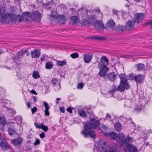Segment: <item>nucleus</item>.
Returning <instances> with one entry per match:
<instances>
[{
  "label": "nucleus",
  "mask_w": 152,
  "mask_h": 152,
  "mask_svg": "<svg viewBox=\"0 0 152 152\" xmlns=\"http://www.w3.org/2000/svg\"><path fill=\"white\" fill-rule=\"evenodd\" d=\"M83 125L85 129L81 132V134L85 137H90L94 139L96 138V136L95 131L94 130L89 131V130L94 128L91 123L87 121L84 122Z\"/></svg>",
  "instance_id": "nucleus-1"
},
{
  "label": "nucleus",
  "mask_w": 152,
  "mask_h": 152,
  "mask_svg": "<svg viewBox=\"0 0 152 152\" xmlns=\"http://www.w3.org/2000/svg\"><path fill=\"white\" fill-rule=\"evenodd\" d=\"M5 9L4 8L0 9V14L1 21L3 22L9 23L11 21L13 22V14L10 13L5 14Z\"/></svg>",
  "instance_id": "nucleus-2"
},
{
  "label": "nucleus",
  "mask_w": 152,
  "mask_h": 152,
  "mask_svg": "<svg viewBox=\"0 0 152 152\" xmlns=\"http://www.w3.org/2000/svg\"><path fill=\"white\" fill-rule=\"evenodd\" d=\"M130 86L128 83H120L119 86L116 88L115 85L112 86L109 92H110L113 93L115 92L116 91H118L121 92H124L125 89H128L129 88Z\"/></svg>",
  "instance_id": "nucleus-3"
},
{
  "label": "nucleus",
  "mask_w": 152,
  "mask_h": 152,
  "mask_svg": "<svg viewBox=\"0 0 152 152\" xmlns=\"http://www.w3.org/2000/svg\"><path fill=\"white\" fill-rule=\"evenodd\" d=\"M98 68L100 69L98 73L100 77H104L106 76L107 73L109 70V68L107 66V65L103 62H99Z\"/></svg>",
  "instance_id": "nucleus-4"
},
{
  "label": "nucleus",
  "mask_w": 152,
  "mask_h": 152,
  "mask_svg": "<svg viewBox=\"0 0 152 152\" xmlns=\"http://www.w3.org/2000/svg\"><path fill=\"white\" fill-rule=\"evenodd\" d=\"M31 17L34 21L37 22H39L41 18L40 13L37 11L33 12L31 14Z\"/></svg>",
  "instance_id": "nucleus-5"
},
{
  "label": "nucleus",
  "mask_w": 152,
  "mask_h": 152,
  "mask_svg": "<svg viewBox=\"0 0 152 152\" xmlns=\"http://www.w3.org/2000/svg\"><path fill=\"white\" fill-rule=\"evenodd\" d=\"M98 146L100 151H104L106 149L107 145L104 141L99 139L98 142Z\"/></svg>",
  "instance_id": "nucleus-6"
},
{
  "label": "nucleus",
  "mask_w": 152,
  "mask_h": 152,
  "mask_svg": "<svg viewBox=\"0 0 152 152\" xmlns=\"http://www.w3.org/2000/svg\"><path fill=\"white\" fill-rule=\"evenodd\" d=\"M125 136L123 133H120L117 135V137L116 138V140L118 142L119 144L121 146L124 145Z\"/></svg>",
  "instance_id": "nucleus-7"
},
{
  "label": "nucleus",
  "mask_w": 152,
  "mask_h": 152,
  "mask_svg": "<svg viewBox=\"0 0 152 152\" xmlns=\"http://www.w3.org/2000/svg\"><path fill=\"white\" fill-rule=\"evenodd\" d=\"M144 14L143 13H136L134 15V20L135 23L138 24L144 19Z\"/></svg>",
  "instance_id": "nucleus-8"
},
{
  "label": "nucleus",
  "mask_w": 152,
  "mask_h": 152,
  "mask_svg": "<svg viewBox=\"0 0 152 152\" xmlns=\"http://www.w3.org/2000/svg\"><path fill=\"white\" fill-rule=\"evenodd\" d=\"M0 147L4 150H8L11 149V147L6 140L1 139Z\"/></svg>",
  "instance_id": "nucleus-9"
},
{
  "label": "nucleus",
  "mask_w": 152,
  "mask_h": 152,
  "mask_svg": "<svg viewBox=\"0 0 152 152\" xmlns=\"http://www.w3.org/2000/svg\"><path fill=\"white\" fill-rule=\"evenodd\" d=\"M135 23L134 21L129 20L126 24L125 28L126 31L132 30L134 28V24Z\"/></svg>",
  "instance_id": "nucleus-10"
},
{
  "label": "nucleus",
  "mask_w": 152,
  "mask_h": 152,
  "mask_svg": "<svg viewBox=\"0 0 152 152\" xmlns=\"http://www.w3.org/2000/svg\"><path fill=\"white\" fill-rule=\"evenodd\" d=\"M94 115V114L93 113H91V116L90 117V121L92 124V125L93 126L94 129H96L97 128H98L99 126V121L94 119V118H92V115L94 116L93 115Z\"/></svg>",
  "instance_id": "nucleus-11"
},
{
  "label": "nucleus",
  "mask_w": 152,
  "mask_h": 152,
  "mask_svg": "<svg viewBox=\"0 0 152 152\" xmlns=\"http://www.w3.org/2000/svg\"><path fill=\"white\" fill-rule=\"evenodd\" d=\"M115 23L112 20H109L107 22L106 28L110 30H114L115 27Z\"/></svg>",
  "instance_id": "nucleus-12"
},
{
  "label": "nucleus",
  "mask_w": 152,
  "mask_h": 152,
  "mask_svg": "<svg viewBox=\"0 0 152 152\" xmlns=\"http://www.w3.org/2000/svg\"><path fill=\"white\" fill-rule=\"evenodd\" d=\"M6 124V119L5 116H0V130L3 132L5 128L4 126Z\"/></svg>",
  "instance_id": "nucleus-13"
},
{
  "label": "nucleus",
  "mask_w": 152,
  "mask_h": 152,
  "mask_svg": "<svg viewBox=\"0 0 152 152\" xmlns=\"http://www.w3.org/2000/svg\"><path fill=\"white\" fill-rule=\"evenodd\" d=\"M95 28L96 30L101 31L105 28V27L101 22L99 21L94 23Z\"/></svg>",
  "instance_id": "nucleus-14"
},
{
  "label": "nucleus",
  "mask_w": 152,
  "mask_h": 152,
  "mask_svg": "<svg viewBox=\"0 0 152 152\" xmlns=\"http://www.w3.org/2000/svg\"><path fill=\"white\" fill-rule=\"evenodd\" d=\"M132 78L136 83H140L144 80V77L143 75L139 74L133 76Z\"/></svg>",
  "instance_id": "nucleus-15"
},
{
  "label": "nucleus",
  "mask_w": 152,
  "mask_h": 152,
  "mask_svg": "<svg viewBox=\"0 0 152 152\" xmlns=\"http://www.w3.org/2000/svg\"><path fill=\"white\" fill-rule=\"evenodd\" d=\"M92 58V54L90 53L83 55V60L86 63H89Z\"/></svg>",
  "instance_id": "nucleus-16"
},
{
  "label": "nucleus",
  "mask_w": 152,
  "mask_h": 152,
  "mask_svg": "<svg viewBox=\"0 0 152 152\" xmlns=\"http://www.w3.org/2000/svg\"><path fill=\"white\" fill-rule=\"evenodd\" d=\"M109 80L112 82L114 81L117 78V74L114 72H110L107 75Z\"/></svg>",
  "instance_id": "nucleus-17"
},
{
  "label": "nucleus",
  "mask_w": 152,
  "mask_h": 152,
  "mask_svg": "<svg viewBox=\"0 0 152 152\" xmlns=\"http://www.w3.org/2000/svg\"><path fill=\"white\" fill-rule=\"evenodd\" d=\"M31 54L32 58H38L40 55L41 52L39 50L35 49L31 51Z\"/></svg>",
  "instance_id": "nucleus-18"
},
{
  "label": "nucleus",
  "mask_w": 152,
  "mask_h": 152,
  "mask_svg": "<svg viewBox=\"0 0 152 152\" xmlns=\"http://www.w3.org/2000/svg\"><path fill=\"white\" fill-rule=\"evenodd\" d=\"M23 141V139L21 137H19L15 139L11 140V142L15 146L20 145Z\"/></svg>",
  "instance_id": "nucleus-19"
},
{
  "label": "nucleus",
  "mask_w": 152,
  "mask_h": 152,
  "mask_svg": "<svg viewBox=\"0 0 152 152\" xmlns=\"http://www.w3.org/2000/svg\"><path fill=\"white\" fill-rule=\"evenodd\" d=\"M56 19L57 20V22L60 24H64L65 23L66 20V18L64 15H58Z\"/></svg>",
  "instance_id": "nucleus-20"
},
{
  "label": "nucleus",
  "mask_w": 152,
  "mask_h": 152,
  "mask_svg": "<svg viewBox=\"0 0 152 152\" xmlns=\"http://www.w3.org/2000/svg\"><path fill=\"white\" fill-rule=\"evenodd\" d=\"M8 131L10 135H12L17 134L15 129L14 128V126L13 124H10L8 129Z\"/></svg>",
  "instance_id": "nucleus-21"
},
{
  "label": "nucleus",
  "mask_w": 152,
  "mask_h": 152,
  "mask_svg": "<svg viewBox=\"0 0 152 152\" xmlns=\"http://www.w3.org/2000/svg\"><path fill=\"white\" fill-rule=\"evenodd\" d=\"M13 22L15 23H19L21 22L23 19L22 16L20 15H15L13 14Z\"/></svg>",
  "instance_id": "nucleus-22"
},
{
  "label": "nucleus",
  "mask_w": 152,
  "mask_h": 152,
  "mask_svg": "<svg viewBox=\"0 0 152 152\" xmlns=\"http://www.w3.org/2000/svg\"><path fill=\"white\" fill-rule=\"evenodd\" d=\"M116 32L120 33L126 31L124 26L118 25L115 26L114 29Z\"/></svg>",
  "instance_id": "nucleus-23"
},
{
  "label": "nucleus",
  "mask_w": 152,
  "mask_h": 152,
  "mask_svg": "<svg viewBox=\"0 0 152 152\" xmlns=\"http://www.w3.org/2000/svg\"><path fill=\"white\" fill-rule=\"evenodd\" d=\"M135 67L137 68V70L138 71H144L145 68V66L144 64L142 63H139L136 64Z\"/></svg>",
  "instance_id": "nucleus-24"
},
{
  "label": "nucleus",
  "mask_w": 152,
  "mask_h": 152,
  "mask_svg": "<svg viewBox=\"0 0 152 152\" xmlns=\"http://www.w3.org/2000/svg\"><path fill=\"white\" fill-rule=\"evenodd\" d=\"M31 13L28 12H25L24 13H23L22 14V17L23 19L25 21H28V17H31Z\"/></svg>",
  "instance_id": "nucleus-25"
},
{
  "label": "nucleus",
  "mask_w": 152,
  "mask_h": 152,
  "mask_svg": "<svg viewBox=\"0 0 152 152\" xmlns=\"http://www.w3.org/2000/svg\"><path fill=\"white\" fill-rule=\"evenodd\" d=\"M107 136L109 137L111 139L116 140V138L117 137V135L113 132L108 133L106 135Z\"/></svg>",
  "instance_id": "nucleus-26"
},
{
  "label": "nucleus",
  "mask_w": 152,
  "mask_h": 152,
  "mask_svg": "<svg viewBox=\"0 0 152 152\" xmlns=\"http://www.w3.org/2000/svg\"><path fill=\"white\" fill-rule=\"evenodd\" d=\"M88 18L90 25H93L94 22H95V19L94 18V16H93L88 15Z\"/></svg>",
  "instance_id": "nucleus-27"
},
{
  "label": "nucleus",
  "mask_w": 152,
  "mask_h": 152,
  "mask_svg": "<svg viewBox=\"0 0 152 152\" xmlns=\"http://www.w3.org/2000/svg\"><path fill=\"white\" fill-rule=\"evenodd\" d=\"M28 50V49L27 48H24L18 52V55L20 56H22L23 57V55L24 54L27 53Z\"/></svg>",
  "instance_id": "nucleus-28"
},
{
  "label": "nucleus",
  "mask_w": 152,
  "mask_h": 152,
  "mask_svg": "<svg viewBox=\"0 0 152 152\" xmlns=\"http://www.w3.org/2000/svg\"><path fill=\"white\" fill-rule=\"evenodd\" d=\"M70 22L73 25L76 24L78 21V19L76 16H72L70 18Z\"/></svg>",
  "instance_id": "nucleus-29"
},
{
  "label": "nucleus",
  "mask_w": 152,
  "mask_h": 152,
  "mask_svg": "<svg viewBox=\"0 0 152 152\" xmlns=\"http://www.w3.org/2000/svg\"><path fill=\"white\" fill-rule=\"evenodd\" d=\"M78 113L79 115L83 117L86 118L87 115L83 109H80L78 111Z\"/></svg>",
  "instance_id": "nucleus-30"
},
{
  "label": "nucleus",
  "mask_w": 152,
  "mask_h": 152,
  "mask_svg": "<svg viewBox=\"0 0 152 152\" xmlns=\"http://www.w3.org/2000/svg\"><path fill=\"white\" fill-rule=\"evenodd\" d=\"M119 77L121 79L120 83H128L126 78L125 76V75L122 74H121L119 75Z\"/></svg>",
  "instance_id": "nucleus-31"
},
{
  "label": "nucleus",
  "mask_w": 152,
  "mask_h": 152,
  "mask_svg": "<svg viewBox=\"0 0 152 152\" xmlns=\"http://www.w3.org/2000/svg\"><path fill=\"white\" fill-rule=\"evenodd\" d=\"M128 149L129 152H137L136 147L132 145H129Z\"/></svg>",
  "instance_id": "nucleus-32"
},
{
  "label": "nucleus",
  "mask_w": 152,
  "mask_h": 152,
  "mask_svg": "<svg viewBox=\"0 0 152 152\" xmlns=\"http://www.w3.org/2000/svg\"><path fill=\"white\" fill-rule=\"evenodd\" d=\"M133 140V138L129 136H127L126 138H125L124 145H128L129 143Z\"/></svg>",
  "instance_id": "nucleus-33"
},
{
  "label": "nucleus",
  "mask_w": 152,
  "mask_h": 152,
  "mask_svg": "<svg viewBox=\"0 0 152 152\" xmlns=\"http://www.w3.org/2000/svg\"><path fill=\"white\" fill-rule=\"evenodd\" d=\"M53 66V62L49 61L46 63L45 67L47 69H50L52 68Z\"/></svg>",
  "instance_id": "nucleus-34"
},
{
  "label": "nucleus",
  "mask_w": 152,
  "mask_h": 152,
  "mask_svg": "<svg viewBox=\"0 0 152 152\" xmlns=\"http://www.w3.org/2000/svg\"><path fill=\"white\" fill-rule=\"evenodd\" d=\"M91 39H94L95 40H97L99 41H103L106 38L103 36H96L91 37Z\"/></svg>",
  "instance_id": "nucleus-35"
},
{
  "label": "nucleus",
  "mask_w": 152,
  "mask_h": 152,
  "mask_svg": "<svg viewBox=\"0 0 152 152\" xmlns=\"http://www.w3.org/2000/svg\"><path fill=\"white\" fill-rule=\"evenodd\" d=\"M66 64V62L65 60L63 61H57V65L59 66L65 65Z\"/></svg>",
  "instance_id": "nucleus-36"
},
{
  "label": "nucleus",
  "mask_w": 152,
  "mask_h": 152,
  "mask_svg": "<svg viewBox=\"0 0 152 152\" xmlns=\"http://www.w3.org/2000/svg\"><path fill=\"white\" fill-rule=\"evenodd\" d=\"M122 128L121 125L120 123H117L115 125V128L117 131L120 130Z\"/></svg>",
  "instance_id": "nucleus-37"
},
{
  "label": "nucleus",
  "mask_w": 152,
  "mask_h": 152,
  "mask_svg": "<svg viewBox=\"0 0 152 152\" xmlns=\"http://www.w3.org/2000/svg\"><path fill=\"white\" fill-rule=\"evenodd\" d=\"M14 58L15 62L16 63H18V62H20L21 61V58L18 55L15 56Z\"/></svg>",
  "instance_id": "nucleus-38"
},
{
  "label": "nucleus",
  "mask_w": 152,
  "mask_h": 152,
  "mask_svg": "<svg viewBox=\"0 0 152 152\" xmlns=\"http://www.w3.org/2000/svg\"><path fill=\"white\" fill-rule=\"evenodd\" d=\"M32 76L33 78L35 79H37L39 77V75L38 72L36 71H34L33 74Z\"/></svg>",
  "instance_id": "nucleus-39"
},
{
  "label": "nucleus",
  "mask_w": 152,
  "mask_h": 152,
  "mask_svg": "<svg viewBox=\"0 0 152 152\" xmlns=\"http://www.w3.org/2000/svg\"><path fill=\"white\" fill-rule=\"evenodd\" d=\"M88 20L86 19H83L82 21V25L83 26H87L89 25Z\"/></svg>",
  "instance_id": "nucleus-40"
},
{
  "label": "nucleus",
  "mask_w": 152,
  "mask_h": 152,
  "mask_svg": "<svg viewBox=\"0 0 152 152\" xmlns=\"http://www.w3.org/2000/svg\"><path fill=\"white\" fill-rule=\"evenodd\" d=\"M70 56L73 58H77L79 56V54L77 53H75L70 55Z\"/></svg>",
  "instance_id": "nucleus-41"
},
{
  "label": "nucleus",
  "mask_w": 152,
  "mask_h": 152,
  "mask_svg": "<svg viewBox=\"0 0 152 152\" xmlns=\"http://www.w3.org/2000/svg\"><path fill=\"white\" fill-rule=\"evenodd\" d=\"M101 61L102 62V61H104L106 62L107 64H108V60L107 59V58L104 56H103L101 58Z\"/></svg>",
  "instance_id": "nucleus-42"
},
{
  "label": "nucleus",
  "mask_w": 152,
  "mask_h": 152,
  "mask_svg": "<svg viewBox=\"0 0 152 152\" xmlns=\"http://www.w3.org/2000/svg\"><path fill=\"white\" fill-rule=\"evenodd\" d=\"M58 82V80L56 78H53L51 80V82L53 83V85H56Z\"/></svg>",
  "instance_id": "nucleus-43"
},
{
  "label": "nucleus",
  "mask_w": 152,
  "mask_h": 152,
  "mask_svg": "<svg viewBox=\"0 0 152 152\" xmlns=\"http://www.w3.org/2000/svg\"><path fill=\"white\" fill-rule=\"evenodd\" d=\"M43 103L44 106L45 108V110H49L50 109V107L48 104L45 102H44Z\"/></svg>",
  "instance_id": "nucleus-44"
},
{
  "label": "nucleus",
  "mask_w": 152,
  "mask_h": 152,
  "mask_svg": "<svg viewBox=\"0 0 152 152\" xmlns=\"http://www.w3.org/2000/svg\"><path fill=\"white\" fill-rule=\"evenodd\" d=\"M148 25H150L152 26V20H149L144 23L143 24V26H146Z\"/></svg>",
  "instance_id": "nucleus-45"
},
{
  "label": "nucleus",
  "mask_w": 152,
  "mask_h": 152,
  "mask_svg": "<svg viewBox=\"0 0 152 152\" xmlns=\"http://www.w3.org/2000/svg\"><path fill=\"white\" fill-rule=\"evenodd\" d=\"M36 128L37 129H41L42 128V125H43V123H42L40 124H38L36 123H35L34 124Z\"/></svg>",
  "instance_id": "nucleus-46"
},
{
  "label": "nucleus",
  "mask_w": 152,
  "mask_h": 152,
  "mask_svg": "<svg viewBox=\"0 0 152 152\" xmlns=\"http://www.w3.org/2000/svg\"><path fill=\"white\" fill-rule=\"evenodd\" d=\"M84 86L83 83H80L78 84L77 88L78 89H82Z\"/></svg>",
  "instance_id": "nucleus-47"
},
{
  "label": "nucleus",
  "mask_w": 152,
  "mask_h": 152,
  "mask_svg": "<svg viewBox=\"0 0 152 152\" xmlns=\"http://www.w3.org/2000/svg\"><path fill=\"white\" fill-rule=\"evenodd\" d=\"M37 110V107H35L31 109L32 113L33 114H34Z\"/></svg>",
  "instance_id": "nucleus-48"
},
{
  "label": "nucleus",
  "mask_w": 152,
  "mask_h": 152,
  "mask_svg": "<svg viewBox=\"0 0 152 152\" xmlns=\"http://www.w3.org/2000/svg\"><path fill=\"white\" fill-rule=\"evenodd\" d=\"M40 142L39 139H36L34 142V145H37L40 144Z\"/></svg>",
  "instance_id": "nucleus-49"
},
{
  "label": "nucleus",
  "mask_w": 152,
  "mask_h": 152,
  "mask_svg": "<svg viewBox=\"0 0 152 152\" xmlns=\"http://www.w3.org/2000/svg\"><path fill=\"white\" fill-rule=\"evenodd\" d=\"M41 129L43 130L45 132H46L48 129V127L47 126H45L43 124Z\"/></svg>",
  "instance_id": "nucleus-50"
},
{
  "label": "nucleus",
  "mask_w": 152,
  "mask_h": 152,
  "mask_svg": "<svg viewBox=\"0 0 152 152\" xmlns=\"http://www.w3.org/2000/svg\"><path fill=\"white\" fill-rule=\"evenodd\" d=\"M141 110V107L139 106H137L136 108H135L134 111L138 112Z\"/></svg>",
  "instance_id": "nucleus-51"
},
{
  "label": "nucleus",
  "mask_w": 152,
  "mask_h": 152,
  "mask_svg": "<svg viewBox=\"0 0 152 152\" xmlns=\"http://www.w3.org/2000/svg\"><path fill=\"white\" fill-rule=\"evenodd\" d=\"M39 136L42 139L45 137V135L44 132H42L41 134H39Z\"/></svg>",
  "instance_id": "nucleus-52"
},
{
  "label": "nucleus",
  "mask_w": 152,
  "mask_h": 152,
  "mask_svg": "<svg viewBox=\"0 0 152 152\" xmlns=\"http://www.w3.org/2000/svg\"><path fill=\"white\" fill-rule=\"evenodd\" d=\"M66 110L68 112H69L70 113H71L72 112V109L71 107H69L67 108L66 109Z\"/></svg>",
  "instance_id": "nucleus-53"
},
{
  "label": "nucleus",
  "mask_w": 152,
  "mask_h": 152,
  "mask_svg": "<svg viewBox=\"0 0 152 152\" xmlns=\"http://www.w3.org/2000/svg\"><path fill=\"white\" fill-rule=\"evenodd\" d=\"M48 110H45V115L46 116H48L50 115V113Z\"/></svg>",
  "instance_id": "nucleus-54"
},
{
  "label": "nucleus",
  "mask_w": 152,
  "mask_h": 152,
  "mask_svg": "<svg viewBox=\"0 0 152 152\" xmlns=\"http://www.w3.org/2000/svg\"><path fill=\"white\" fill-rule=\"evenodd\" d=\"M0 1H3V3L4 4H6V3H9L10 2V0H0Z\"/></svg>",
  "instance_id": "nucleus-55"
},
{
  "label": "nucleus",
  "mask_w": 152,
  "mask_h": 152,
  "mask_svg": "<svg viewBox=\"0 0 152 152\" xmlns=\"http://www.w3.org/2000/svg\"><path fill=\"white\" fill-rule=\"evenodd\" d=\"M113 14L115 15H116L117 16H118V14H117V11L113 9Z\"/></svg>",
  "instance_id": "nucleus-56"
},
{
  "label": "nucleus",
  "mask_w": 152,
  "mask_h": 152,
  "mask_svg": "<svg viewBox=\"0 0 152 152\" xmlns=\"http://www.w3.org/2000/svg\"><path fill=\"white\" fill-rule=\"evenodd\" d=\"M60 111L63 113H64L65 111L64 108V107H60Z\"/></svg>",
  "instance_id": "nucleus-57"
},
{
  "label": "nucleus",
  "mask_w": 152,
  "mask_h": 152,
  "mask_svg": "<svg viewBox=\"0 0 152 152\" xmlns=\"http://www.w3.org/2000/svg\"><path fill=\"white\" fill-rule=\"evenodd\" d=\"M82 11V12H85L86 13H87V12L86 11V10H85L84 9H83V8H80L79 10H78V11L79 12H80V11Z\"/></svg>",
  "instance_id": "nucleus-58"
},
{
  "label": "nucleus",
  "mask_w": 152,
  "mask_h": 152,
  "mask_svg": "<svg viewBox=\"0 0 152 152\" xmlns=\"http://www.w3.org/2000/svg\"><path fill=\"white\" fill-rule=\"evenodd\" d=\"M30 92L32 94H34L35 95L37 94V92L34 90H31L30 91Z\"/></svg>",
  "instance_id": "nucleus-59"
},
{
  "label": "nucleus",
  "mask_w": 152,
  "mask_h": 152,
  "mask_svg": "<svg viewBox=\"0 0 152 152\" xmlns=\"http://www.w3.org/2000/svg\"><path fill=\"white\" fill-rule=\"evenodd\" d=\"M106 118H107L110 119L111 118V116L110 115L107 113L106 116Z\"/></svg>",
  "instance_id": "nucleus-60"
},
{
  "label": "nucleus",
  "mask_w": 152,
  "mask_h": 152,
  "mask_svg": "<svg viewBox=\"0 0 152 152\" xmlns=\"http://www.w3.org/2000/svg\"><path fill=\"white\" fill-rule=\"evenodd\" d=\"M40 60L42 61H44L45 60V57L44 56H42Z\"/></svg>",
  "instance_id": "nucleus-61"
},
{
  "label": "nucleus",
  "mask_w": 152,
  "mask_h": 152,
  "mask_svg": "<svg viewBox=\"0 0 152 152\" xmlns=\"http://www.w3.org/2000/svg\"><path fill=\"white\" fill-rule=\"evenodd\" d=\"M109 151L110 152H117V150L115 149H110V151Z\"/></svg>",
  "instance_id": "nucleus-62"
},
{
  "label": "nucleus",
  "mask_w": 152,
  "mask_h": 152,
  "mask_svg": "<svg viewBox=\"0 0 152 152\" xmlns=\"http://www.w3.org/2000/svg\"><path fill=\"white\" fill-rule=\"evenodd\" d=\"M19 119V123H21L23 121L22 118L21 117H18Z\"/></svg>",
  "instance_id": "nucleus-63"
},
{
  "label": "nucleus",
  "mask_w": 152,
  "mask_h": 152,
  "mask_svg": "<svg viewBox=\"0 0 152 152\" xmlns=\"http://www.w3.org/2000/svg\"><path fill=\"white\" fill-rule=\"evenodd\" d=\"M33 98V100L34 102H37V98L36 96H33L32 97Z\"/></svg>",
  "instance_id": "nucleus-64"
}]
</instances>
